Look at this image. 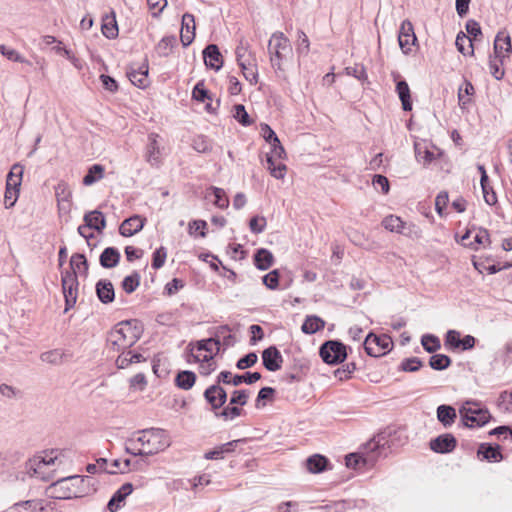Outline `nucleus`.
<instances>
[{"label": "nucleus", "mask_w": 512, "mask_h": 512, "mask_svg": "<svg viewBox=\"0 0 512 512\" xmlns=\"http://www.w3.org/2000/svg\"><path fill=\"white\" fill-rule=\"evenodd\" d=\"M396 92L402 104L404 111L412 110L411 93L408 83L405 80H400L396 84Z\"/></svg>", "instance_id": "nucleus-32"}, {"label": "nucleus", "mask_w": 512, "mask_h": 512, "mask_svg": "<svg viewBox=\"0 0 512 512\" xmlns=\"http://www.w3.org/2000/svg\"><path fill=\"white\" fill-rule=\"evenodd\" d=\"M244 78L251 84L255 85L258 82V69H257V60L250 59L249 62L245 64L242 63L240 65Z\"/></svg>", "instance_id": "nucleus-38"}, {"label": "nucleus", "mask_w": 512, "mask_h": 512, "mask_svg": "<svg viewBox=\"0 0 512 512\" xmlns=\"http://www.w3.org/2000/svg\"><path fill=\"white\" fill-rule=\"evenodd\" d=\"M276 159L277 158L273 157V155L267 154V169L270 171V174L276 179H283L286 173V165L281 162L276 163Z\"/></svg>", "instance_id": "nucleus-43"}, {"label": "nucleus", "mask_w": 512, "mask_h": 512, "mask_svg": "<svg viewBox=\"0 0 512 512\" xmlns=\"http://www.w3.org/2000/svg\"><path fill=\"white\" fill-rule=\"evenodd\" d=\"M101 30L103 35L108 39H114L118 36V25L114 13L106 15L103 18Z\"/></svg>", "instance_id": "nucleus-34"}, {"label": "nucleus", "mask_w": 512, "mask_h": 512, "mask_svg": "<svg viewBox=\"0 0 512 512\" xmlns=\"http://www.w3.org/2000/svg\"><path fill=\"white\" fill-rule=\"evenodd\" d=\"M235 54L239 66L249 62V58L256 59L255 54L249 49V43L244 39L239 41Z\"/></svg>", "instance_id": "nucleus-40"}, {"label": "nucleus", "mask_w": 512, "mask_h": 512, "mask_svg": "<svg viewBox=\"0 0 512 512\" xmlns=\"http://www.w3.org/2000/svg\"><path fill=\"white\" fill-rule=\"evenodd\" d=\"M242 409L236 406H227L222 411L216 412L217 417H221L225 420H233L242 414Z\"/></svg>", "instance_id": "nucleus-59"}, {"label": "nucleus", "mask_w": 512, "mask_h": 512, "mask_svg": "<svg viewBox=\"0 0 512 512\" xmlns=\"http://www.w3.org/2000/svg\"><path fill=\"white\" fill-rule=\"evenodd\" d=\"M429 365L434 370H444L451 365V358L444 354H435L430 357Z\"/></svg>", "instance_id": "nucleus-51"}, {"label": "nucleus", "mask_w": 512, "mask_h": 512, "mask_svg": "<svg viewBox=\"0 0 512 512\" xmlns=\"http://www.w3.org/2000/svg\"><path fill=\"white\" fill-rule=\"evenodd\" d=\"M262 361L268 371L275 372L282 367L283 357L275 346H270L262 352Z\"/></svg>", "instance_id": "nucleus-19"}, {"label": "nucleus", "mask_w": 512, "mask_h": 512, "mask_svg": "<svg viewBox=\"0 0 512 512\" xmlns=\"http://www.w3.org/2000/svg\"><path fill=\"white\" fill-rule=\"evenodd\" d=\"M0 53L12 62H19L31 65V62L25 59L17 50L8 47L4 44L0 45Z\"/></svg>", "instance_id": "nucleus-48"}, {"label": "nucleus", "mask_w": 512, "mask_h": 512, "mask_svg": "<svg viewBox=\"0 0 512 512\" xmlns=\"http://www.w3.org/2000/svg\"><path fill=\"white\" fill-rule=\"evenodd\" d=\"M133 491V485L131 483H124L111 497L107 504V509L110 512L118 511L125 502L127 496Z\"/></svg>", "instance_id": "nucleus-22"}, {"label": "nucleus", "mask_w": 512, "mask_h": 512, "mask_svg": "<svg viewBox=\"0 0 512 512\" xmlns=\"http://www.w3.org/2000/svg\"><path fill=\"white\" fill-rule=\"evenodd\" d=\"M61 282L63 294L65 297V310L68 311L75 305L77 300L78 280L75 276V273L66 270L61 272Z\"/></svg>", "instance_id": "nucleus-11"}, {"label": "nucleus", "mask_w": 512, "mask_h": 512, "mask_svg": "<svg viewBox=\"0 0 512 512\" xmlns=\"http://www.w3.org/2000/svg\"><path fill=\"white\" fill-rule=\"evenodd\" d=\"M211 189L215 196L214 205L220 209H226L229 206V199L226 196L224 189L218 187H212Z\"/></svg>", "instance_id": "nucleus-58"}, {"label": "nucleus", "mask_w": 512, "mask_h": 512, "mask_svg": "<svg viewBox=\"0 0 512 512\" xmlns=\"http://www.w3.org/2000/svg\"><path fill=\"white\" fill-rule=\"evenodd\" d=\"M142 327L137 320L119 322L107 337V347L114 352L131 348L141 337Z\"/></svg>", "instance_id": "nucleus-2"}, {"label": "nucleus", "mask_w": 512, "mask_h": 512, "mask_svg": "<svg viewBox=\"0 0 512 512\" xmlns=\"http://www.w3.org/2000/svg\"><path fill=\"white\" fill-rule=\"evenodd\" d=\"M512 52L511 37L506 30L497 33L494 40V54L499 60L510 57Z\"/></svg>", "instance_id": "nucleus-15"}, {"label": "nucleus", "mask_w": 512, "mask_h": 512, "mask_svg": "<svg viewBox=\"0 0 512 512\" xmlns=\"http://www.w3.org/2000/svg\"><path fill=\"white\" fill-rule=\"evenodd\" d=\"M296 51L299 55H308L310 51V41L303 30L297 31V47Z\"/></svg>", "instance_id": "nucleus-52"}, {"label": "nucleus", "mask_w": 512, "mask_h": 512, "mask_svg": "<svg viewBox=\"0 0 512 512\" xmlns=\"http://www.w3.org/2000/svg\"><path fill=\"white\" fill-rule=\"evenodd\" d=\"M421 344L429 353L437 351L441 346L439 338L431 334L423 335L421 338Z\"/></svg>", "instance_id": "nucleus-54"}, {"label": "nucleus", "mask_w": 512, "mask_h": 512, "mask_svg": "<svg viewBox=\"0 0 512 512\" xmlns=\"http://www.w3.org/2000/svg\"><path fill=\"white\" fill-rule=\"evenodd\" d=\"M327 459L319 454L310 456L306 460V467L311 473H320L325 470Z\"/></svg>", "instance_id": "nucleus-44"}, {"label": "nucleus", "mask_w": 512, "mask_h": 512, "mask_svg": "<svg viewBox=\"0 0 512 512\" xmlns=\"http://www.w3.org/2000/svg\"><path fill=\"white\" fill-rule=\"evenodd\" d=\"M167 251L164 247L156 249L153 253L152 267L153 269H160L166 261Z\"/></svg>", "instance_id": "nucleus-62"}, {"label": "nucleus", "mask_w": 512, "mask_h": 512, "mask_svg": "<svg viewBox=\"0 0 512 512\" xmlns=\"http://www.w3.org/2000/svg\"><path fill=\"white\" fill-rule=\"evenodd\" d=\"M266 219L263 216L252 217L249 221V228L252 233L260 234L266 228Z\"/></svg>", "instance_id": "nucleus-61"}, {"label": "nucleus", "mask_w": 512, "mask_h": 512, "mask_svg": "<svg viewBox=\"0 0 512 512\" xmlns=\"http://www.w3.org/2000/svg\"><path fill=\"white\" fill-rule=\"evenodd\" d=\"M55 197L59 214L69 213L72 206V191L67 182H58L55 186Z\"/></svg>", "instance_id": "nucleus-12"}, {"label": "nucleus", "mask_w": 512, "mask_h": 512, "mask_svg": "<svg viewBox=\"0 0 512 512\" xmlns=\"http://www.w3.org/2000/svg\"><path fill=\"white\" fill-rule=\"evenodd\" d=\"M273 262V254L265 248L257 250L254 255V264L259 270L264 271L269 269L273 265Z\"/></svg>", "instance_id": "nucleus-33"}, {"label": "nucleus", "mask_w": 512, "mask_h": 512, "mask_svg": "<svg viewBox=\"0 0 512 512\" xmlns=\"http://www.w3.org/2000/svg\"><path fill=\"white\" fill-rule=\"evenodd\" d=\"M196 382V374L192 371L185 370L177 374L175 384L178 388L183 390L191 389Z\"/></svg>", "instance_id": "nucleus-39"}, {"label": "nucleus", "mask_w": 512, "mask_h": 512, "mask_svg": "<svg viewBox=\"0 0 512 512\" xmlns=\"http://www.w3.org/2000/svg\"><path fill=\"white\" fill-rule=\"evenodd\" d=\"M211 338L218 342L220 348L221 346L228 348L235 343L234 336L231 334V329L228 325L216 327Z\"/></svg>", "instance_id": "nucleus-24"}, {"label": "nucleus", "mask_w": 512, "mask_h": 512, "mask_svg": "<svg viewBox=\"0 0 512 512\" xmlns=\"http://www.w3.org/2000/svg\"><path fill=\"white\" fill-rule=\"evenodd\" d=\"M460 415L463 423L467 427H480L485 425L491 415L487 409H483L479 404L466 402L460 409Z\"/></svg>", "instance_id": "nucleus-7"}, {"label": "nucleus", "mask_w": 512, "mask_h": 512, "mask_svg": "<svg viewBox=\"0 0 512 512\" xmlns=\"http://www.w3.org/2000/svg\"><path fill=\"white\" fill-rule=\"evenodd\" d=\"M159 138L160 137L157 133H150L148 135L145 158L146 161L152 166H157L161 162V147L159 144Z\"/></svg>", "instance_id": "nucleus-17"}, {"label": "nucleus", "mask_w": 512, "mask_h": 512, "mask_svg": "<svg viewBox=\"0 0 512 512\" xmlns=\"http://www.w3.org/2000/svg\"><path fill=\"white\" fill-rule=\"evenodd\" d=\"M61 452L58 450H51L43 456H34L26 463L27 473L43 481H50L52 479V470H48L50 466H54L56 462H61L59 456Z\"/></svg>", "instance_id": "nucleus-3"}, {"label": "nucleus", "mask_w": 512, "mask_h": 512, "mask_svg": "<svg viewBox=\"0 0 512 512\" xmlns=\"http://www.w3.org/2000/svg\"><path fill=\"white\" fill-rule=\"evenodd\" d=\"M422 361L417 357L404 359L401 363V369L406 372H415L422 367Z\"/></svg>", "instance_id": "nucleus-63"}, {"label": "nucleus", "mask_w": 512, "mask_h": 512, "mask_svg": "<svg viewBox=\"0 0 512 512\" xmlns=\"http://www.w3.org/2000/svg\"><path fill=\"white\" fill-rule=\"evenodd\" d=\"M382 225L386 230L395 233H403L406 228V223L398 216L389 215L382 221Z\"/></svg>", "instance_id": "nucleus-41"}, {"label": "nucleus", "mask_w": 512, "mask_h": 512, "mask_svg": "<svg viewBox=\"0 0 512 512\" xmlns=\"http://www.w3.org/2000/svg\"><path fill=\"white\" fill-rule=\"evenodd\" d=\"M239 441L240 440H233V441H229L227 443L221 444V445L215 447L214 449L207 451L204 454V458L207 460L223 459L226 454L234 451V449Z\"/></svg>", "instance_id": "nucleus-25"}, {"label": "nucleus", "mask_w": 512, "mask_h": 512, "mask_svg": "<svg viewBox=\"0 0 512 512\" xmlns=\"http://www.w3.org/2000/svg\"><path fill=\"white\" fill-rule=\"evenodd\" d=\"M120 260V253L114 247H107L100 255V264L104 268H113L118 265Z\"/></svg>", "instance_id": "nucleus-31"}, {"label": "nucleus", "mask_w": 512, "mask_h": 512, "mask_svg": "<svg viewBox=\"0 0 512 512\" xmlns=\"http://www.w3.org/2000/svg\"><path fill=\"white\" fill-rule=\"evenodd\" d=\"M188 355L187 362L188 363H200V373L203 375H209L212 373L216 364L214 362V358H209V354L205 351H198V346L194 343H190L187 347Z\"/></svg>", "instance_id": "nucleus-10"}, {"label": "nucleus", "mask_w": 512, "mask_h": 512, "mask_svg": "<svg viewBox=\"0 0 512 512\" xmlns=\"http://www.w3.org/2000/svg\"><path fill=\"white\" fill-rule=\"evenodd\" d=\"M503 60L504 59L499 60L496 56L494 58L490 57L489 59V70L496 80H500L504 76V70L501 68Z\"/></svg>", "instance_id": "nucleus-57"}, {"label": "nucleus", "mask_w": 512, "mask_h": 512, "mask_svg": "<svg viewBox=\"0 0 512 512\" xmlns=\"http://www.w3.org/2000/svg\"><path fill=\"white\" fill-rule=\"evenodd\" d=\"M461 334L456 330H449L445 336V345L451 350H458L460 348Z\"/></svg>", "instance_id": "nucleus-56"}, {"label": "nucleus", "mask_w": 512, "mask_h": 512, "mask_svg": "<svg viewBox=\"0 0 512 512\" xmlns=\"http://www.w3.org/2000/svg\"><path fill=\"white\" fill-rule=\"evenodd\" d=\"M455 45L458 51L463 55H472L474 53L472 39L463 32L457 35Z\"/></svg>", "instance_id": "nucleus-45"}, {"label": "nucleus", "mask_w": 512, "mask_h": 512, "mask_svg": "<svg viewBox=\"0 0 512 512\" xmlns=\"http://www.w3.org/2000/svg\"><path fill=\"white\" fill-rule=\"evenodd\" d=\"M498 406L504 411L512 412V392H501L498 398Z\"/></svg>", "instance_id": "nucleus-64"}, {"label": "nucleus", "mask_w": 512, "mask_h": 512, "mask_svg": "<svg viewBox=\"0 0 512 512\" xmlns=\"http://www.w3.org/2000/svg\"><path fill=\"white\" fill-rule=\"evenodd\" d=\"M417 41L416 35L414 33V28L412 23L409 20H404L401 23L399 34H398V42L403 53L408 54L412 50V46Z\"/></svg>", "instance_id": "nucleus-14"}, {"label": "nucleus", "mask_w": 512, "mask_h": 512, "mask_svg": "<svg viewBox=\"0 0 512 512\" xmlns=\"http://www.w3.org/2000/svg\"><path fill=\"white\" fill-rule=\"evenodd\" d=\"M319 354L322 360L329 365L341 363L347 357L346 346L336 340L326 341L322 344Z\"/></svg>", "instance_id": "nucleus-9"}, {"label": "nucleus", "mask_w": 512, "mask_h": 512, "mask_svg": "<svg viewBox=\"0 0 512 512\" xmlns=\"http://www.w3.org/2000/svg\"><path fill=\"white\" fill-rule=\"evenodd\" d=\"M198 346V351H205L209 354V358H214L220 351V347L218 346V342L214 341L212 338L202 339L194 343Z\"/></svg>", "instance_id": "nucleus-47"}, {"label": "nucleus", "mask_w": 512, "mask_h": 512, "mask_svg": "<svg viewBox=\"0 0 512 512\" xmlns=\"http://www.w3.org/2000/svg\"><path fill=\"white\" fill-rule=\"evenodd\" d=\"M416 159L427 165L435 159V154L431 151L425 142H416L414 145Z\"/></svg>", "instance_id": "nucleus-37"}, {"label": "nucleus", "mask_w": 512, "mask_h": 512, "mask_svg": "<svg viewBox=\"0 0 512 512\" xmlns=\"http://www.w3.org/2000/svg\"><path fill=\"white\" fill-rule=\"evenodd\" d=\"M478 457H482V460L489 462H499L503 459L502 453L499 446H492L487 443H482L477 450Z\"/></svg>", "instance_id": "nucleus-26"}, {"label": "nucleus", "mask_w": 512, "mask_h": 512, "mask_svg": "<svg viewBox=\"0 0 512 512\" xmlns=\"http://www.w3.org/2000/svg\"><path fill=\"white\" fill-rule=\"evenodd\" d=\"M176 44V37L173 35L164 36L157 44L156 51L160 56H168Z\"/></svg>", "instance_id": "nucleus-46"}, {"label": "nucleus", "mask_w": 512, "mask_h": 512, "mask_svg": "<svg viewBox=\"0 0 512 512\" xmlns=\"http://www.w3.org/2000/svg\"><path fill=\"white\" fill-rule=\"evenodd\" d=\"M393 346L391 337L387 334L376 335L369 333L364 341V349L369 356L380 357L387 354Z\"/></svg>", "instance_id": "nucleus-8"}, {"label": "nucleus", "mask_w": 512, "mask_h": 512, "mask_svg": "<svg viewBox=\"0 0 512 512\" xmlns=\"http://www.w3.org/2000/svg\"><path fill=\"white\" fill-rule=\"evenodd\" d=\"M44 509H45L44 501L41 499L20 501V502L14 503L10 507V510L15 511V512H35L37 510L40 512H43Z\"/></svg>", "instance_id": "nucleus-27"}, {"label": "nucleus", "mask_w": 512, "mask_h": 512, "mask_svg": "<svg viewBox=\"0 0 512 512\" xmlns=\"http://www.w3.org/2000/svg\"><path fill=\"white\" fill-rule=\"evenodd\" d=\"M70 267L71 271L75 273V276L77 277V274L80 275H87L88 273V262L84 254L81 253H75L70 258Z\"/></svg>", "instance_id": "nucleus-35"}, {"label": "nucleus", "mask_w": 512, "mask_h": 512, "mask_svg": "<svg viewBox=\"0 0 512 512\" xmlns=\"http://www.w3.org/2000/svg\"><path fill=\"white\" fill-rule=\"evenodd\" d=\"M286 51H291L289 39L283 32H274L268 42V54L271 66L276 73L284 72L282 61Z\"/></svg>", "instance_id": "nucleus-4"}, {"label": "nucleus", "mask_w": 512, "mask_h": 512, "mask_svg": "<svg viewBox=\"0 0 512 512\" xmlns=\"http://www.w3.org/2000/svg\"><path fill=\"white\" fill-rule=\"evenodd\" d=\"M233 117L243 126H249L252 124V120L250 119L244 105L237 104L233 109Z\"/></svg>", "instance_id": "nucleus-55"}, {"label": "nucleus", "mask_w": 512, "mask_h": 512, "mask_svg": "<svg viewBox=\"0 0 512 512\" xmlns=\"http://www.w3.org/2000/svg\"><path fill=\"white\" fill-rule=\"evenodd\" d=\"M84 222L90 229L102 232L106 227V220L102 212L98 210L90 211L84 215Z\"/></svg>", "instance_id": "nucleus-29"}, {"label": "nucleus", "mask_w": 512, "mask_h": 512, "mask_svg": "<svg viewBox=\"0 0 512 512\" xmlns=\"http://www.w3.org/2000/svg\"><path fill=\"white\" fill-rule=\"evenodd\" d=\"M146 223V218L140 215H133L125 219L120 227L119 233L124 237H131L140 232Z\"/></svg>", "instance_id": "nucleus-18"}, {"label": "nucleus", "mask_w": 512, "mask_h": 512, "mask_svg": "<svg viewBox=\"0 0 512 512\" xmlns=\"http://www.w3.org/2000/svg\"><path fill=\"white\" fill-rule=\"evenodd\" d=\"M64 352L61 349H53L50 351L43 352L40 355V359L49 364L58 365L63 362Z\"/></svg>", "instance_id": "nucleus-50"}, {"label": "nucleus", "mask_w": 512, "mask_h": 512, "mask_svg": "<svg viewBox=\"0 0 512 512\" xmlns=\"http://www.w3.org/2000/svg\"><path fill=\"white\" fill-rule=\"evenodd\" d=\"M195 38V18L190 13L182 16L180 40L184 47L189 46Z\"/></svg>", "instance_id": "nucleus-20"}, {"label": "nucleus", "mask_w": 512, "mask_h": 512, "mask_svg": "<svg viewBox=\"0 0 512 512\" xmlns=\"http://www.w3.org/2000/svg\"><path fill=\"white\" fill-rule=\"evenodd\" d=\"M260 379L261 374L259 372H247L244 375H235L232 378V385L238 386L243 382L246 384H253Z\"/></svg>", "instance_id": "nucleus-53"}, {"label": "nucleus", "mask_w": 512, "mask_h": 512, "mask_svg": "<svg viewBox=\"0 0 512 512\" xmlns=\"http://www.w3.org/2000/svg\"><path fill=\"white\" fill-rule=\"evenodd\" d=\"M203 58L205 65L216 71L220 70L223 66V57L219 48L215 44H209L203 50Z\"/></svg>", "instance_id": "nucleus-21"}, {"label": "nucleus", "mask_w": 512, "mask_h": 512, "mask_svg": "<svg viewBox=\"0 0 512 512\" xmlns=\"http://www.w3.org/2000/svg\"><path fill=\"white\" fill-rule=\"evenodd\" d=\"M475 231L476 233L474 235V243L469 244L472 249H477V247L474 246V244L486 246L487 244L490 243L489 233L486 229L477 228L475 229Z\"/></svg>", "instance_id": "nucleus-60"}, {"label": "nucleus", "mask_w": 512, "mask_h": 512, "mask_svg": "<svg viewBox=\"0 0 512 512\" xmlns=\"http://www.w3.org/2000/svg\"><path fill=\"white\" fill-rule=\"evenodd\" d=\"M129 80L139 88H145L148 85V64L143 63L137 68L131 66L127 71Z\"/></svg>", "instance_id": "nucleus-23"}, {"label": "nucleus", "mask_w": 512, "mask_h": 512, "mask_svg": "<svg viewBox=\"0 0 512 512\" xmlns=\"http://www.w3.org/2000/svg\"><path fill=\"white\" fill-rule=\"evenodd\" d=\"M130 443L133 446L138 443L141 445V448L127 446V452L134 456H149L167 449L171 445V440L165 430L150 428L139 431L137 438L131 440Z\"/></svg>", "instance_id": "nucleus-1"}, {"label": "nucleus", "mask_w": 512, "mask_h": 512, "mask_svg": "<svg viewBox=\"0 0 512 512\" xmlns=\"http://www.w3.org/2000/svg\"><path fill=\"white\" fill-rule=\"evenodd\" d=\"M430 449L436 453H450L457 445L456 438L450 434H442L430 441Z\"/></svg>", "instance_id": "nucleus-16"}, {"label": "nucleus", "mask_w": 512, "mask_h": 512, "mask_svg": "<svg viewBox=\"0 0 512 512\" xmlns=\"http://www.w3.org/2000/svg\"><path fill=\"white\" fill-rule=\"evenodd\" d=\"M325 326V321L315 315L307 316L304 320L301 330L305 334H314L321 329H323Z\"/></svg>", "instance_id": "nucleus-36"}, {"label": "nucleus", "mask_w": 512, "mask_h": 512, "mask_svg": "<svg viewBox=\"0 0 512 512\" xmlns=\"http://www.w3.org/2000/svg\"><path fill=\"white\" fill-rule=\"evenodd\" d=\"M380 445L375 440L369 441L362 452L351 453L346 456L345 462L348 468L360 469L367 465H373L379 457Z\"/></svg>", "instance_id": "nucleus-5"}, {"label": "nucleus", "mask_w": 512, "mask_h": 512, "mask_svg": "<svg viewBox=\"0 0 512 512\" xmlns=\"http://www.w3.org/2000/svg\"><path fill=\"white\" fill-rule=\"evenodd\" d=\"M457 418L456 410L449 405H440L437 408V419L444 427H450Z\"/></svg>", "instance_id": "nucleus-30"}, {"label": "nucleus", "mask_w": 512, "mask_h": 512, "mask_svg": "<svg viewBox=\"0 0 512 512\" xmlns=\"http://www.w3.org/2000/svg\"><path fill=\"white\" fill-rule=\"evenodd\" d=\"M104 167L100 164H94L89 169L87 174L83 177V184L85 186H91L95 182L101 180L104 177Z\"/></svg>", "instance_id": "nucleus-42"}, {"label": "nucleus", "mask_w": 512, "mask_h": 512, "mask_svg": "<svg viewBox=\"0 0 512 512\" xmlns=\"http://www.w3.org/2000/svg\"><path fill=\"white\" fill-rule=\"evenodd\" d=\"M141 276L134 271L131 275L126 276L122 281V289L128 293H133L140 285Z\"/></svg>", "instance_id": "nucleus-49"}, {"label": "nucleus", "mask_w": 512, "mask_h": 512, "mask_svg": "<svg viewBox=\"0 0 512 512\" xmlns=\"http://www.w3.org/2000/svg\"><path fill=\"white\" fill-rule=\"evenodd\" d=\"M204 398L216 413L227 401V392L221 385L213 384L204 391Z\"/></svg>", "instance_id": "nucleus-13"}, {"label": "nucleus", "mask_w": 512, "mask_h": 512, "mask_svg": "<svg viewBox=\"0 0 512 512\" xmlns=\"http://www.w3.org/2000/svg\"><path fill=\"white\" fill-rule=\"evenodd\" d=\"M96 293L99 300L104 304L112 302L115 297L114 287L108 280H100L97 282Z\"/></svg>", "instance_id": "nucleus-28"}, {"label": "nucleus", "mask_w": 512, "mask_h": 512, "mask_svg": "<svg viewBox=\"0 0 512 512\" xmlns=\"http://www.w3.org/2000/svg\"><path fill=\"white\" fill-rule=\"evenodd\" d=\"M24 168L20 164H14L6 178L4 204L6 209L12 208L18 200L22 183Z\"/></svg>", "instance_id": "nucleus-6"}]
</instances>
